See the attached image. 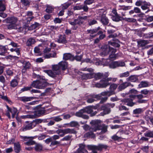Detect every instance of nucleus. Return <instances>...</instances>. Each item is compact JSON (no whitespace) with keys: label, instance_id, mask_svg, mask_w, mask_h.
Instances as JSON below:
<instances>
[{"label":"nucleus","instance_id":"nucleus-1","mask_svg":"<svg viewBox=\"0 0 153 153\" xmlns=\"http://www.w3.org/2000/svg\"><path fill=\"white\" fill-rule=\"evenodd\" d=\"M68 63L65 61H62L59 62L58 65L52 66L53 71L51 70H44V72L47 73L49 76L54 77L60 74L61 70H65L67 68Z\"/></svg>","mask_w":153,"mask_h":153},{"label":"nucleus","instance_id":"nucleus-2","mask_svg":"<svg viewBox=\"0 0 153 153\" xmlns=\"http://www.w3.org/2000/svg\"><path fill=\"white\" fill-rule=\"evenodd\" d=\"M102 52L100 53V55L102 56H104L107 55L109 52V59L114 60L116 59L117 56V55L115 54L117 51L116 49L111 47L109 45H104L102 47Z\"/></svg>","mask_w":153,"mask_h":153},{"label":"nucleus","instance_id":"nucleus-3","mask_svg":"<svg viewBox=\"0 0 153 153\" xmlns=\"http://www.w3.org/2000/svg\"><path fill=\"white\" fill-rule=\"evenodd\" d=\"M18 21V19L17 18L14 16L8 17L4 20L7 23H9L7 27L8 29H18V31L20 32L23 30V28L20 26L17 23Z\"/></svg>","mask_w":153,"mask_h":153},{"label":"nucleus","instance_id":"nucleus-4","mask_svg":"<svg viewBox=\"0 0 153 153\" xmlns=\"http://www.w3.org/2000/svg\"><path fill=\"white\" fill-rule=\"evenodd\" d=\"M101 121L100 120H96L93 121V124L92 125L90 131L92 132H95L97 130H101V131L100 134L104 133L107 131L108 126L104 124L101 125L100 124Z\"/></svg>","mask_w":153,"mask_h":153},{"label":"nucleus","instance_id":"nucleus-5","mask_svg":"<svg viewBox=\"0 0 153 153\" xmlns=\"http://www.w3.org/2000/svg\"><path fill=\"white\" fill-rule=\"evenodd\" d=\"M112 78H105L104 79H101L100 83H97L95 84V87L99 88H105L110 85L109 81L112 80Z\"/></svg>","mask_w":153,"mask_h":153},{"label":"nucleus","instance_id":"nucleus-6","mask_svg":"<svg viewBox=\"0 0 153 153\" xmlns=\"http://www.w3.org/2000/svg\"><path fill=\"white\" fill-rule=\"evenodd\" d=\"M57 133L59 134L62 133L59 135L60 137H63L65 134H76L77 131L75 129L67 128L64 129H58L56 131Z\"/></svg>","mask_w":153,"mask_h":153},{"label":"nucleus","instance_id":"nucleus-7","mask_svg":"<svg viewBox=\"0 0 153 153\" xmlns=\"http://www.w3.org/2000/svg\"><path fill=\"white\" fill-rule=\"evenodd\" d=\"M47 85L46 82L40 80L34 81L31 84L32 86L38 89H43Z\"/></svg>","mask_w":153,"mask_h":153},{"label":"nucleus","instance_id":"nucleus-8","mask_svg":"<svg viewBox=\"0 0 153 153\" xmlns=\"http://www.w3.org/2000/svg\"><path fill=\"white\" fill-rule=\"evenodd\" d=\"M109 76L108 72L104 73L99 72L97 73H93L94 77L96 80H98L101 79H104V78L108 77Z\"/></svg>","mask_w":153,"mask_h":153},{"label":"nucleus","instance_id":"nucleus-9","mask_svg":"<svg viewBox=\"0 0 153 153\" xmlns=\"http://www.w3.org/2000/svg\"><path fill=\"white\" fill-rule=\"evenodd\" d=\"M115 104L114 103H107L102 106L101 107V109L103 111L105 114H108L111 111L110 108L114 107Z\"/></svg>","mask_w":153,"mask_h":153},{"label":"nucleus","instance_id":"nucleus-10","mask_svg":"<svg viewBox=\"0 0 153 153\" xmlns=\"http://www.w3.org/2000/svg\"><path fill=\"white\" fill-rule=\"evenodd\" d=\"M133 95H130L129 96V98H125L122 100V101L124 103H126V104L129 106L132 107L135 104V103L133 102L134 98L131 97Z\"/></svg>","mask_w":153,"mask_h":153},{"label":"nucleus","instance_id":"nucleus-11","mask_svg":"<svg viewBox=\"0 0 153 153\" xmlns=\"http://www.w3.org/2000/svg\"><path fill=\"white\" fill-rule=\"evenodd\" d=\"M101 98V96L99 95L91 94L89 96L87 101L88 103H91L96 100H100Z\"/></svg>","mask_w":153,"mask_h":153},{"label":"nucleus","instance_id":"nucleus-12","mask_svg":"<svg viewBox=\"0 0 153 153\" xmlns=\"http://www.w3.org/2000/svg\"><path fill=\"white\" fill-rule=\"evenodd\" d=\"M131 97L132 98H134V99L137 97L138 99L137 102L140 103H145L146 102V100L142 99L144 98V96L142 94L137 95H133V96H132Z\"/></svg>","mask_w":153,"mask_h":153},{"label":"nucleus","instance_id":"nucleus-13","mask_svg":"<svg viewBox=\"0 0 153 153\" xmlns=\"http://www.w3.org/2000/svg\"><path fill=\"white\" fill-rule=\"evenodd\" d=\"M79 148L74 153H88L85 148V146L83 144H79Z\"/></svg>","mask_w":153,"mask_h":153},{"label":"nucleus","instance_id":"nucleus-14","mask_svg":"<svg viewBox=\"0 0 153 153\" xmlns=\"http://www.w3.org/2000/svg\"><path fill=\"white\" fill-rule=\"evenodd\" d=\"M45 113V111L44 108H39L33 112L36 117L40 116L44 114Z\"/></svg>","mask_w":153,"mask_h":153},{"label":"nucleus","instance_id":"nucleus-15","mask_svg":"<svg viewBox=\"0 0 153 153\" xmlns=\"http://www.w3.org/2000/svg\"><path fill=\"white\" fill-rule=\"evenodd\" d=\"M92 108L93 107L92 106H90L87 107L85 109H83L84 112H86L88 114H91V116L95 115L97 114V112L95 111L93 112Z\"/></svg>","mask_w":153,"mask_h":153},{"label":"nucleus","instance_id":"nucleus-16","mask_svg":"<svg viewBox=\"0 0 153 153\" xmlns=\"http://www.w3.org/2000/svg\"><path fill=\"white\" fill-rule=\"evenodd\" d=\"M34 124H33L32 122L29 124L25 125L21 129L22 131H26L31 129L34 127Z\"/></svg>","mask_w":153,"mask_h":153},{"label":"nucleus","instance_id":"nucleus-17","mask_svg":"<svg viewBox=\"0 0 153 153\" xmlns=\"http://www.w3.org/2000/svg\"><path fill=\"white\" fill-rule=\"evenodd\" d=\"M150 6L151 4L150 3L146 1L142 6H141V8L143 10H147V11L145 12L146 13H147L150 11L149 7Z\"/></svg>","mask_w":153,"mask_h":153},{"label":"nucleus","instance_id":"nucleus-18","mask_svg":"<svg viewBox=\"0 0 153 153\" xmlns=\"http://www.w3.org/2000/svg\"><path fill=\"white\" fill-rule=\"evenodd\" d=\"M100 21L103 25H107L109 23V20L104 14L102 15Z\"/></svg>","mask_w":153,"mask_h":153},{"label":"nucleus","instance_id":"nucleus-19","mask_svg":"<svg viewBox=\"0 0 153 153\" xmlns=\"http://www.w3.org/2000/svg\"><path fill=\"white\" fill-rule=\"evenodd\" d=\"M63 59L65 60H73L74 59V56L70 53H65L63 54Z\"/></svg>","mask_w":153,"mask_h":153},{"label":"nucleus","instance_id":"nucleus-20","mask_svg":"<svg viewBox=\"0 0 153 153\" xmlns=\"http://www.w3.org/2000/svg\"><path fill=\"white\" fill-rule=\"evenodd\" d=\"M149 40L143 39L137 41L138 47H141L145 46L146 45L149 43Z\"/></svg>","mask_w":153,"mask_h":153},{"label":"nucleus","instance_id":"nucleus-21","mask_svg":"<svg viewBox=\"0 0 153 153\" xmlns=\"http://www.w3.org/2000/svg\"><path fill=\"white\" fill-rule=\"evenodd\" d=\"M131 85V83L128 82H126L123 83L120 85L118 87V88L120 90H122L125 89L127 87Z\"/></svg>","mask_w":153,"mask_h":153},{"label":"nucleus","instance_id":"nucleus-22","mask_svg":"<svg viewBox=\"0 0 153 153\" xmlns=\"http://www.w3.org/2000/svg\"><path fill=\"white\" fill-rule=\"evenodd\" d=\"M56 52L55 51H52L49 54H45L44 57L45 59H49L51 58L56 57Z\"/></svg>","mask_w":153,"mask_h":153},{"label":"nucleus","instance_id":"nucleus-23","mask_svg":"<svg viewBox=\"0 0 153 153\" xmlns=\"http://www.w3.org/2000/svg\"><path fill=\"white\" fill-rule=\"evenodd\" d=\"M14 149L15 152L19 153L21 150V146L19 142L14 143Z\"/></svg>","mask_w":153,"mask_h":153},{"label":"nucleus","instance_id":"nucleus-24","mask_svg":"<svg viewBox=\"0 0 153 153\" xmlns=\"http://www.w3.org/2000/svg\"><path fill=\"white\" fill-rule=\"evenodd\" d=\"M87 147L88 150L92 151V153H97V151L98 150L97 148V146L88 145Z\"/></svg>","mask_w":153,"mask_h":153},{"label":"nucleus","instance_id":"nucleus-25","mask_svg":"<svg viewBox=\"0 0 153 153\" xmlns=\"http://www.w3.org/2000/svg\"><path fill=\"white\" fill-rule=\"evenodd\" d=\"M6 2L4 0H0V11H4L6 9Z\"/></svg>","mask_w":153,"mask_h":153},{"label":"nucleus","instance_id":"nucleus-26","mask_svg":"<svg viewBox=\"0 0 153 153\" xmlns=\"http://www.w3.org/2000/svg\"><path fill=\"white\" fill-rule=\"evenodd\" d=\"M138 80L137 76L135 75H131L126 78L127 81L133 82H136Z\"/></svg>","mask_w":153,"mask_h":153},{"label":"nucleus","instance_id":"nucleus-27","mask_svg":"<svg viewBox=\"0 0 153 153\" xmlns=\"http://www.w3.org/2000/svg\"><path fill=\"white\" fill-rule=\"evenodd\" d=\"M88 33L90 34L91 37L92 38L95 37L97 35L95 33L97 32V30L96 29H93L92 30H87Z\"/></svg>","mask_w":153,"mask_h":153},{"label":"nucleus","instance_id":"nucleus-28","mask_svg":"<svg viewBox=\"0 0 153 153\" xmlns=\"http://www.w3.org/2000/svg\"><path fill=\"white\" fill-rule=\"evenodd\" d=\"M34 137H30L27 142L25 143L24 144L27 146L33 145L35 144V142L33 140Z\"/></svg>","mask_w":153,"mask_h":153},{"label":"nucleus","instance_id":"nucleus-29","mask_svg":"<svg viewBox=\"0 0 153 153\" xmlns=\"http://www.w3.org/2000/svg\"><path fill=\"white\" fill-rule=\"evenodd\" d=\"M34 99V97H23L19 98V100L23 102H26L30 101Z\"/></svg>","mask_w":153,"mask_h":153},{"label":"nucleus","instance_id":"nucleus-30","mask_svg":"<svg viewBox=\"0 0 153 153\" xmlns=\"http://www.w3.org/2000/svg\"><path fill=\"white\" fill-rule=\"evenodd\" d=\"M121 18H122V17L119 16L118 14L112 15L111 17V19L112 20L116 22H119L121 21Z\"/></svg>","mask_w":153,"mask_h":153},{"label":"nucleus","instance_id":"nucleus-31","mask_svg":"<svg viewBox=\"0 0 153 153\" xmlns=\"http://www.w3.org/2000/svg\"><path fill=\"white\" fill-rule=\"evenodd\" d=\"M149 83L147 81H141L138 85L139 88L146 87L149 86Z\"/></svg>","mask_w":153,"mask_h":153},{"label":"nucleus","instance_id":"nucleus-32","mask_svg":"<svg viewBox=\"0 0 153 153\" xmlns=\"http://www.w3.org/2000/svg\"><path fill=\"white\" fill-rule=\"evenodd\" d=\"M108 146L107 145L102 144H99L98 146H97V148L98 151H101L103 149H106Z\"/></svg>","mask_w":153,"mask_h":153},{"label":"nucleus","instance_id":"nucleus-33","mask_svg":"<svg viewBox=\"0 0 153 153\" xmlns=\"http://www.w3.org/2000/svg\"><path fill=\"white\" fill-rule=\"evenodd\" d=\"M23 67L27 69H29L30 67V64L29 62L24 61L22 62Z\"/></svg>","mask_w":153,"mask_h":153},{"label":"nucleus","instance_id":"nucleus-34","mask_svg":"<svg viewBox=\"0 0 153 153\" xmlns=\"http://www.w3.org/2000/svg\"><path fill=\"white\" fill-rule=\"evenodd\" d=\"M42 149V145L39 144H37L35 147V149L36 151H40Z\"/></svg>","mask_w":153,"mask_h":153},{"label":"nucleus","instance_id":"nucleus-35","mask_svg":"<svg viewBox=\"0 0 153 153\" xmlns=\"http://www.w3.org/2000/svg\"><path fill=\"white\" fill-rule=\"evenodd\" d=\"M35 42L34 39H28L26 42V45L27 46H29L33 44Z\"/></svg>","mask_w":153,"mask_h":153},{"label":"nucleus","instance_id":"nucleus-36","mask_svg":"<svg viewBox=\"0 0 153 153\" xmlns=\"http://www.w3.org/2000/svg\"><path fill=\"white\" fill-rule=\"evenodd\" d=\"M9 112H10L12 113V117L13 118L15 117V116L17 114V110L16 108H13L11 109Z\"/></svg>","mask_w":153,"mask_h":153},{"label":"nucleus","instance_id":"nucleus-37","mask_svg":"<svg viewBox=\"0 0 153 153\" xmlns=\"http://www.w3.org/2000/svg\"><path fill=\"white\" fill-rule=\"evenodd\" d=\"M144 135L145 137H153V131H146L144 134Z\"/></svg>","mask_w":153,"mask_h":153},{"label":"nucleus","instance_id":"nucleus-38","mask_svg":"<svg viewBox=\"0 0 153 153\" xmlns=\"http://www.w3.org/2000/svg\"><path fill=\"white\" fill-rule=\"evenodd\" d=\"M70 126L71 127H75L77 126H79V125L78 123L75 121H72L69 124Z\"/></svg>","mask_w":153,"mask_h":153},{"label":"nucleus","instance_id":"nucleus-39","mask_svg":"<svg viewBox=\"0 0 153 153\" xmlns=\"http://www.w3.org/2000/svg\"><path fill=\"white\" fill-rule=\"evenodd\" d=\"M143 110L142 108H138L134 110L133 113L134 114H141Z\"/></svg>","mask_w":153,"mask_h":153},{"label":"nucleus","instance_id":"nucleus-40","mask_svg":"<svg viewBox=\"0 0 153 153\" xmlns=\"http://www.w3.org/2000/svg\"><path fill=\"white\" fill-rule=\"evenodd\" d=\"M109 67L112 68H115L118 67L117 61L112 62L109 65Z\"/></svg>","mask_w":153,"mask_h":153},{"label":"nucleus","instance_id":"nucleus-41","mask_svg":"<svg viewBox=\"0 0 153 153\" xmlns=\"http://www.w3.org/2000/svg\"><path fill=\"white\" fill-rule=\"evenodd\" d=\"M39 25V24L37 22H35L34 24L32 25L31 26L29 27V30H31L35 29Z\"/></svg>","mask_w":153,"mask_h":153},{"label":"nucleus","instance_id":"nucleus-42","mask_svg":"<svg viewBox=\"0 0 153 153\" xmlns=\"http://www.w3.org/2000/svg\"><path fill=\"white\" fill-rule=\"evenodd\" d=\"M129 72L128 71H126L124 73H123L120 74L119 75V76L120 78H123V77H127L128 76H129Z\"/></svg>","mask_w":153,"mask_h":153},{"label":"nucleus","instance_id":"nucleus-43","mask_svg":"<svg viewBox=\"0 0 153 153\" xmlns=\"http://www.w3.org/2000/svg\"><path fill=\"white\" fill-rule=\"evenodd\" d=\"M18 84V82L16 79H13L10 82V85L13 87H15L17 86Z\"/></svg>","mask_w":153,"mask_h":153},{"label":"nucleus","instance_id":"nucleus-44","mask_svg":"<svg viewBox=\"0 0 153 153\" xmlns=\"http://www.w3.org/2000/svg\"><path fill=\"white\" fill-rule=\"evenodd\" d=\"M145 1H146L143 0L137 1L135 3V5L138 6H142Z\"/></svg>","mask_w":153,"mask_h":153},{"label":"nucleus","instance_id":"nucleus-45","mask_svg":"<svg viewBox=\"0 0 153 153\" xmlns=\"http://www.w3.org/2000/svg\"><path fill=\"white\" fill-rule=\"evenodd\" d=\"M42 120L41 119H36L33 121L32 122L33 124H34V127L37 124L41 123L42 122Z\"/></svg>","mask_w":153,"mask_h":153},{"label":"nucleus","instance_id":"nucleus-46","mask_svg":"<svg viewBox=\"0 0 153 153\" xmlns=\"http://www.w3.org/2000/svg\"><path fill=\"white\" fill-rule=\"evenodd\" d=\"M123 20L129 22H134L136 21V19L133 18H125L123 19Z\"/></svg>","mask_w":153,"mask_h":153},{"label":"nucleus","instance_id":"nucleus-47","mask_svg":"<svg viewBox=\"0 0 153 153\" xmlns=\"http://www.w3.org/2000/svg\"><path fill=\"white\" fill-rule=\"evenodd\" d=\"M53 10V8L51 6H48L45 10L48 13H51Z\"/></svg>","mask_w":153,"mask_h":153},{"label":"nucleus","instance_id":"nucleus-48","mask_svg":"<svg viewBox=\"0 0 153 153\" xmlns=\"http://www.w3.org/2000/svg\"><path fill=\"white\" fill-rule=\"evenodd\" d=\"M34 18L33 16L27 17L26 19L24 20V23L26 24L29 23L32 19Z\"/></svg>","mask_w":153,"mask_h":153},{"label":"nucleus","instance_id":"nucleus-49","mask_svg":"<svg viewBox=\"0 0 153 153\" xmlns=\"http://www.w3.org/2000/svg\"><path fill=\"white\" fill-rule=\"evenodd\" d=\"M51 118L53 120L57 122L60 121L62 120V119L60 117V116L53 117Z\"/></svg>","mask_w":153,"mask_h":153},{"label":"nucleus","instance_id":"nucleus-50","mask_svg":"<svg viewBox=\"0 0 153 153\" xmlns=\"http://www.w3.org/2000/svg\"><path fill=\"white\" fill-rule=\"evenodd\" d=\"M72 136L70 135H68L66 136H65L63 138H62L61 141H68L70 140L72 137Z\"/></svg>","mask_w":153,"mask_h":153},{"label":"nucleus","instance_id":"nucleus-51","mask_svg":"<svg viewBox=\"0 0 153 153\" xmlns=\"http://www.w3.org/2000/svg\"><path fill=\"white\" fill-rule=\"evenodd\" d=\"M85 113L83 109L77 112L76 113V116L81 117L83 113Z\"/></svg>","mask_w":153,"mask_h":153},{"label":"nucleus","instance_id":"nucleus-52","mask_svg":"<svg viewBox=\"0 0 153 153\" xmlns=\"http://www.w3.org/2000/svg\"><path fill=\"white\" fill-rule=\"evenodd\" d=\"M70 2H66L62 5V8L63 10L66 9L71 4Z\"/></svg>","mask_w":153,"mask_h":153},{"label":"nucleus","instance_id":"nucleus-53","mask_svg":"<svg viewBox=\"0 0 153 153\" xmlns=\"http://www.w3.org/2000/svg\"><path fill=\"white\" fill-rule=\"evenodd\" d=\"M117 87V85L115 84H113L111 85L109 87V89L111 91L114 90L116 89Z\"/></svg>","mask_w":153,"mask_h":153},{"label":"nucleus","instance_id":"nucleus-54","mask_svg":"<svg viewBox=\"0 0 153 153\" xmlns=\"http://www.w3.org/2000/svg\"><path fill=\"white\" fill-rule=\"evenodd\" d=\"M118 109L120 111H122L123 110L128 111L129 110L128 108H127L125 106L121 105L118 107Z\"/></svg>","mask_w":153,"mask_h":153},{"label":"nucleus","instance_id":"nucleus-55","mask_svg":"<svg viewBox=\"0 0 153 153\" xmlns=\"http://www.w3.org/2000/svg\"><path fill=\"white\" fill-rule=\"evenodd\" d=\"M60 142L59 141H58L56 140H53L52 141L51 144L50 145V146H53L59 144Z\"/></svg>","mask_w":153,"mask_h":153},{"label":"nucleus","instance_id":"nucleus-56","mask_svg":"<svg viewBox=\"0 0 153 153\" xmlns=\"http://www.w3.org/2000/svg\"><path fill=\"white\" fill-rule=\"evenodd\" d=\"M0 98H1L2 99H3V100L8 102L9 103H10V102H11V101L9 100L8 99V98L7 96H3L2 95H0Z\"/></svg>","mask_w":153,"mask_h":153},{"label":"nucleus","instance_id":"nucleus-57","mask_svg":"<svg viewBox=\"0 0 153 153\" xmlns=\"http://www.w3.org/2000/svg\"><path fill=\"white\" fill-rule=\"evenodd\" d=\"M99 35V38H104L105 37V34L102 31H100L97 33Z\"/></svg>","mask_w":153,"mask_h":153},{"label":"nucleus","instance_id":"nucleus-58","mask_svg":"<svg viewBox=\"0 0 153 153\" xmlns=\"http://www.w3.org/2000/svg\"><path fill=\"white\" fill-rule=\"evenodd\" d=\"M149 147L148 146H143L141 148V149L143 152H145V153H147L149 151Z\"/></svg>","mask_w":153,"mask_h":153},{"label":"nucleus","instance_id":"nucleus-59","mask_svg":"<svg viewBox=\"0 0 153 153\" xmlns=\"http://www.w3.org/2000/svg\"><path fill=\"white\" fill-rule=\"evenodd\" d=\"M117 63L118 67H123L125 66V64L124 62H122L121 61H117Z\"/></svg>","mask_w":153,"mask_h":153},{"label":"nucleus","instance_id":"nucleus-60","mask_svg":"<svg viewBox=\"0 0 153 153\" xmlns=\"http://www.w3.org/2000/svg\"><path fill=\"white\" fill-rule=\"evenodd\" d=\"M81 70L83 71H87L89 72H92L94 70L91 68H87L86 67L81 69Z\"/></svg>","mask_w":153,"mask_h":153},{"label":"nucleus","instance_id":"nucleus-61","mask_svg":"<svg viewBox=\"0 0 153 153\" xmlns=\"http://www.w3.org/2000/svg\"><path fill=\"white\" fill-rule=\"evenodd\" d=\"M85 76L87 79L92 78L94 77L93 73L85 74Z\"/></svg>","mask_w":153,"mask_h":153},{"label":"nucleus","instance_id":"nucleus-62","mask_svg":"<svg viewBox=\"0 0 153 153\" xmlns=\"http://www.w3.org/2000/svg\"><path fill=\"white\" fill-rule=\"evenodd\" d=\"M30 137H27L26 136H20V138L22 139V141H26V142H27L28 139Z\"/></svg>","mask_w":153,"mask_h":153},{"label":"nucleus","instance_id":"nucleus-63","mask_svg":"<svg viewBox=\"0 0 153 153\" xmlns=\"http://www.w3.org/2000/svg\"><path fill=\"white\" fill-rule=\"evenodd\" d=\"M7 50V46H2L0 45V50L2 51L5 52Z\"/></svg>","mask_w":153,"mask_h":153},{"label":"nucleus","instance_id":"nucleus-64","mask_svg":"<svg viewBox=\"0 0 153 153\" xmlns=\"http://www.w3.org/2000/svg\"><path fill=\"white\" fill-rule=\"evenodd\" d=\"M97 23V21L95 19L90 20L89 22V25H92Z\"/></svg>","mask_w":153,"mask_h":153}]
</instances>
